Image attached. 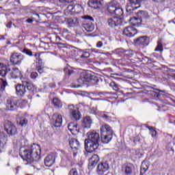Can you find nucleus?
Here are the masks:
<instances>
[{"mask_svg": "<svg viewBox=\"0 0 175 175\" xmlns=\"http://www.w3.org/2000/svg\"><path fill=\"white\" fill-rule=\"evenodd\" d=\"M146 128L150 131V135H151L152 137H157V131L154 129V127L148 126Z\"/></svg>", "mask_w": 175, "mask_h": 175, "instance_id": "nucleus-32", "label": "nucleus"}, {"mask_svg": "<svg viewBox=\"0 0 175 175\" xmlns=\"http://www.w3.org/2000/svg\"><path fill=\"white\" fill-rule=\"evenodd\" d=\"M146 58L147 59V63L148 64H151L152 62V61L150 58H148V57H146Z\"/></svg>", "mask_w": 175, "mask_h": 175, "instance_id": "nucleus-54", "label": "nucleus"}, {"mask_svg": "<svg viewBox=\"0 0 175 175\" xmlns=\"http://www.w3.org/2000/svg\"><path fill=\"white\" fill-rule=\"evenodd\" d=\"M27 88L28 91H31V92H33V91H35V90H36L33 84H31V83L27 84Z\"/></svg>", "mask_w": 175, "mask_h": 175, "instance_id": "nucleus-41", "label": "nucleus"}, {"mask_svg": "<svg viewBox=\"0 0 175 175\" xmlns=\"http://www.w3.org/2000/svg\"><path fill=\"white\" fill-rule=\"evenodd\" d=\"M4 130L10 136L17 135V127L10 121H5L4 124Z\"/></svg>", "mask_w": 175, "mask_h": 175, "instance_id": "nucleus-5", "label": "nucleus"}, {"mask_svg": "<svg viewBox=\"0 0 175 175\" xmlns=\"http://www.w3.org/2000/svg\"><path fill=\"white\" fill-rule=\"evenodd\" d=\"M34 57H35L37 62L39 64V65H42V59H40V53H36L34 55Z\"/></svg>", "mask_w": 175, "mask_h": 175, "instance_id": "nucleus-36", "label": "nucleus"}, {"mask_svg": "<svg viewBox=\"0 0 175 175\" xmlns=\"http://www.w3.org/2000/svg\"><path fill=\"white\" fill-rule=\"evenodd\" d=\"M41 151L40 146L34 144L20 152L19 155L23 161H27V162L31 163L33 161H36L40 159Z\"/></svg>", "mask_w": 175, "mask_h": 175, "instance_id": "nucleus-1", "label": "nucleus"}, {"mask_svg": "<svg viewBox=\"0 0 175 175\" xmlns=\"http://www.w3.org/2000/svg\"><path fill=\"white\" fill-rule=\"evenodd\" d=\"M64 71L66 72V73H68V76H70V75H72V71L69 70L68 68H65Z\"/></svg>", "mask_w": 175, "mask_h": 175, "instance_id": "nucleus-49", "label": "nucleus"}, {"mask_svg": "<svg viewBox=\"0 0 175 175\" xmlns=\"http://www.w3.org/2000/svg\"><path fill=\"white\" fill-rule=\"evenodd\" d=\"M49 87H51V88H54V87H55V85L54 83H50Z\"/></svg>", "mask_w": 175, "mask_h": 175, "instance_id": "nucleus-56", "label": "nucleus"}, {"mask_svg": "<svg viewBox=\"0 0 175 175\" xmlns=\"http://www.w3.org/2000/svg\"><path fill=\"white\" fill-rule=\"evenodd\" d=\"M90 80H91L90 75L87 74L85 72H83L81 73L77 81L79 84H87Z\"/></svg>", "mask_w": 175, "mask_h": 175, "instance_id": "nucleus-18", "label": "nucleus"}, {"mask_svg": "<svg viewBox=\"0 0 175 175\" xmlns=\"http://www.w3.org/2000/svg\"><path fill=\"white\" fill-rule=\"evenodd\" d=\"M72 9H74L76 12V13H80V12H81L83 8L79 5V4H77L75 5H74V8H72Z\"/></svg>", "mask_w": 175, "mask_h": 175, "instance_id": "nucleus-37", "label": "nucleus"}, {"mask_svg": "<svg viewBox=\"0 0 175 175\" xmlns=\"http://www.w3.org/2000/svg\"><path fill=\"white\" fill-rule=\"evenodd\" d=\"M68 129L72 135H77L79 132H80V127H79V124L75 122H70L68 124Z\"/></svg>", "mask_w": 175, "mask_h": 175, "instance_id": "nucleus-16", "label": "nucleus"}, {"mask_svg": "<svg viewBox=\"0 0 175 175\" xmlns=\"http://www.w3.org/2000/svg\"><path fill=\"white\" fill-rule=\"evenodd\" d=\"M172 77L173 79H174V80H175V74H172Z\"/></svg>", "mask_w": 175, "mask_h": 175, "instance_id": "nucleus-60", "label": "nucleus"}, {"mask_svg": "<svg viewBox=\"0 0 175 175\" xmlns=\"http://www.w3.org/2000/svg\"><path fill=\"white\" fill-rule=\"evenodd\" d=\"M19 124L20 125H21V126H25V125L28 124V120H27V118H21L19 120Z\"/></svg>", "mask_w": 175, "mask_h": 175, "instance_id": "nucleus-35", "label": "nucleus"}, {"mask_svg": "<svg viewBox=\"0 0 175 175\" xmlns=\"http://www.w3.org/2000/svg\"><path fill=\"white\" fill-rule=\"evenodd\" d=\"M110 87H111L114 91H118L120 90L118 84L116 83L115 82H111L110 83Z\"/></svg>", "mask_w": 175, "mask_h": 175, "instance_id": "nucleus-38", "label": "nucleus"}, {"mask_svg": "<svg viewBox=\"0 0 175 175\" xmlns=\"http://www.w3.org/2000/svg\"><path fill=\"white\" fill-rule=\"evenodd\" d=\"M122 53H125V50L122 48H119L114 51L115 54H122Z\"/></svg>", "mask_w": 175, "mask_h": 175, "instance_id": "nucleus-43", "label": "nucleus"}, {"mask_svg": "<svg viewBox=\"0 0 175 175\" xmlns=\"http://www.w3.org/2000/svg\"><path fill=\"white\" fill-rule=\"evenodd\" d=\"M38 72H40V74H42V73H43V72H44V70H43V69L42 68V67H38Z\"/></svg>", "mask_w": 175, "mask_h": 175, "instance_id": "nucleus-52", "label": "nucleus"}, {"mask_svg": "<svg viewBox=\"0 0 175 175\" xmlns=\"http://www.w3.org/2000/svg\"><path fill=\"white\" fill-rule=\"evenodd\" d=\"M52 103H53L54 107H55V109H62V102H61L60 100L58 99L57 98H54L53 99Z\"/></svg>", "mask_w": 175, "mask_h": 175, "instance_id": "nucleus-27", "label": "nucleus"}, {"mask_svg": "<svg viewBox=\"0 0 175 175\" xmlns=\"http://www.w3.org/2000/svg\"><path fill=\"white\" fill-rule=\"evenodd\" d=\"M27 23H28L29 24H31V23H33V19L32 18H28L27 19Z\"/></svg>", "mask_w": 175, "mask_h": 175, "instance_id": "nucleus-53", "label": "nucleus"}, {"mask_svg": "<svg viewBox=\"0 0 175 175\" xmlns=\"http://www.w3.org/2000/svg\"><path fill=\"white\" fill-rule=\"evenodd\" d=\"M148 170V167L147 165H146V163H142V165H141V172H140V174L143 175V174H146V172Z\"/></svg>", "mask_w": 175, "mask_h": 175, "instance_id": "nucleus-31", "label": "nucleus"}, {"mask_svg": "<svg viewBox=\"0 0 175 175\" xmlns=\"http://www.w3.org/2000/svg\"><path fill=\"white\" fill-rule=\"evenodd\" d=\"M126 55H128V57H132L135 54V51L129 49L128 51H124Z\"/></svg>", "mask_w": 175, "mask_h": 175, "instance_id": "nucleus-42", "label": "nucleus"}, {"mask_svg": "<svg viewBox=\"0 0 175 175\" xmlns=\"http://www.w3.org/2000/svg\"><path fill=\"white\" fill-rule=\"evenodd\" d=\"M137 20H139L137 18L133 17V18H131L130 21H137Z\"/></svg>", "mask_w": 175, "mask_h": 175, "instance_id": "nucleus-55", "label": "nucleus"}, {"mask_svg": "<svg viewBox=\"0 0 175 175\" xmlns=\"http://www.w3.org/2000/svg\"><path fill=\"white\" fill-rule=\"evenodd\" d=\"M16 91L18 96H24L27 90H25V86L21 84H18L16 87Z\"/></svg>", "mask_w": 175, "mask_h": 175, "instance_id": "nucleus-21", "label": "nucleus"}, {"mask_svg": "<svg viewBox=\"0 0 175 175\" xmlns=\"http://www.w3.org/2000/svg\"><path fill=\"white\" fill-rule=\"evenodd\" d=\"M51 122L56 128H59L62 125V116L54 113L52 116Z\"/></svg>", "mask_w": 175, "mask_h": 175, "instance_id": "nucleus-13", "label": "nucleus"}, {"mask_svg": "<svg viewBox=\"0 0 175 175\" xmlns=\"http://www.w3.org/2000/svg\"><path fill=\"white\" fill-rule=\"evenodd\" d=\"M81 58H90V53L88 52H83L81 55Z\"/></svg>", "mask_w": 175, "mask_h": 175, "instance_id": "nucleus-46", "label": "nucleus"}, {"mask_svg": "<svg viewBox=\"0 0 175 175\" xmlns=\"http://www.w3.org/2000/svg\"><path fill=\"white\" fill-rule=\"evenodd\" d=\"M96 46L97 49H100L103 46V42L102 41H98V42H97Z\"/></svg>", "mask_w": 175, "mask_h": 175, "instance_id": "nucleus-48", "label": "nucleus"}, {"mask_svg": "<svg viewBox=\"0 0 175 175\" xmlns=\"http://www.w3.org/2000/svg\"><path fill=\"white\" fill-rule=\"evenodd\" d=\"M6 144V135L3 133L0 132V146L3 147Z\"/></svg>", "mask_w": 175, "mask_h": 175, "instance_id": "nucleus-30", "label": "nucleus"}, {"mask_svg": "<svg viewBox=\"0 0 175 175\" xmlns=\"http://www.w3.org/2000/svg\"><path fill=\"white\" fill-rule=\"evenodd\" d=\"M88 5L90 8H93V9H98V5H100V1L97 0H90L88 1Z\"/></svg>", "mask_w": 175, "mask_h": 175, "instance_id": "nucleus-26", "label": "nucleus"}, {"mask_svg": "<svg viewBox=\"0 0 175 175\" xmlns=\"http://www.w3.org/2000/svg\"><path fill=\"white\" fill-rule=\"evenodd\" d=\"M99 156L98 154H93L91 158L89 159V164L88 167L91 170L98 165V162H99Z\"/></svg>", "mask_w": 175, "mask_h": 175, "instance_id": "nucleus-15", "label": "nucleus"}, {"mask_svg": "<svg viewBox=\"0 0 175 175\" xmlns=\"http://www.w3.org/2000/svg\"><path fill=\"white\" fill-rule=\"evenodd\" d=\"M154 51H163V46H162V41L161 40H159L157 42V48L154 49Z\"/></svg>", "mask_w": 175, "mask_h": 175, "instance_id": "nucleus-33", "label": "nucleus"}, {"mask_svg": "<svg viewBox=\"0 0 175 175\" xmlns=\"http://www.w3.org/2000/svg\"><path fill=\"white\" fill-rule=\"evenodd\" d=\"M55 162V154L51 153L49 154L44 159V165L48 167L53 166Z\"/></svg>", "mask_w": 175, "mask_h": 175, "instance_id": "nucleus-17", "label": "nucleus"}, {"mask_svg": "<svg viewBox=\"0 0 175 175\" xmlns=\"http://www.w3.org/2000/svg\"><path fill=\"white\" fill-rule=\"evenodd\" d=\"M5 83H2L0 82V98L2 96V92L5 91Z\"/></svg>", "mask_w": 175, "mask_h": 175, "instance_id": "nucleus-44", "label": "nucleus"}, {"mask_svg": "<svg viewBox=\"0 0 175 175\" xmlns=\"http://www.w3.org/2000/svg\"><path fill=\"white\" fill-rule=\"evenodd\" d=\"M74 157H76V152H74Z\"/></svg>", "mask_w": 175, "mask_h": 175, "instance_id": "nucleus-62", "label": "nucleus"}, {"mask_svg": "<svg viewBox=\"0 0 175 175\" xmlns=\"http://www.w3.org/2000/svg\"><path fill=\"white\" fill-rule=\"evenodd\" d=\"M107 24L110 28H116V27L122 24V21L118 18V17L113 16L107 20Z\"/></svg>", "mask_w": 175, "mask_h": 175, "instance_id": "nucleus-10", "label": "nucleus"}, {"mask_svg": "<svg viewBox=\"0 0 175 175\" xmlns=\"http://www.w3.org/2000/svg\"><path fill=\"white\" fill-rule=\"evenodd\" d=\"M22 53H25V54H27V55H29V57H32L33 55L32 54V51L27 48H25L23 51Z\"/></svg>", "mask_w": 175, "mask_h": 175, "instance_id": "nucleus-39", "label": "nucleus"}, {"mask_svg": "<svg viewBox=\"0 0 175 175\" xmlns=\"http://www.w3.org/2000/svg\"><path fill=\"white\" fill-rule=\"evenodd\" d=\"M16 3H20V0H16Z\"/></svg>", "mask_w": 175, "mask_h": 175, "instance_id": "nucleus-61", "label": "nucleus"}, {"mask_svg": "<svg viewBox=\"0 0 175 175\" xmlns=\"http://www.w3.org/2000/svg\"><path fill=\"white\" fill-rule=\"evenodd\" d=\"M91 125H92V118L90 116H86L83 118V128H91Z\"/></svg>", "mask_w": 175, "mask_h": 175, "instance_id": "nucleus-24", "label": "nucleus"}, {"mask_svg": "<svg viewBox=\"0 0 175 175\" xmlns=\"http://www.w3.org/2000/svg\"><path fill=\"white\" fill-rule=\"evenodd\" d=\"M9 75L11 76L12 79H22L23 74H21V71L18 70V68H12L8 72Z\"/></svg>", "mask_w": 175, "mask_h": 175, "instance_id": "nucleus-20", "label": "nucleus"}, {"mask_svg": "<svg viewBox=\"0 0 175 175\" xmlns=\"http://www.w3.org/2000/svg\"><path fill=\"white\" fill-rule=\"evenodd\" d=\"M131 5H128L126 10L129 13H132V11L140 8V2L142 0H129ZM154 2H162V0H152Z\"/></svg>", "mask_w": 175, "mask_h": 175, "instance_id": "nucleus-6", "label": "nucleus"}, {"mask_svg": "<svg viewBox=\"0 0 175 175\" xmlns=\"http://www.w3.org/2000/svg\"><path fill=\"white\" fill-rule=\"evenodd\" d=\"M137 16L139 17V21L142 22V18H148V13L146 11H139L137 12Z\"/></svg>", "mask_w": 175, "mask_h": 175, "instance_id": "nucleus-28", "label": "nucleus"}, {"mask_svg": "<svg viewBox=\"0 0 175 175\" xmlns=\"http://www.w3.org/2000/svg\"><path fill=\"white\" fill-rule=\"evenodd\" d=\"M24 61V56L21 53H13L10 57V62L13 65H20Z\"/></svg>", "mask_w": 175, "mask_h": 175, "instance_id": "nucleus-7", "label": "nucleus"}, {"mask_svg": "<svg viewBox=\"0 0 175 175\" xmlns=\"http://www.w3.org/2000/svg\"><path fill=\"white\" fill-rule=\"evenodd\" d=\"M83 18L86 20L83 23V28L86 31V32H92V31L95 29V26L92 24V22L90 21H94V18L88 15H85L83 16Z\"/></svg>", "mask_w": 175, "mask_h": 175, "instance_id": "nucleus-4", "label": "nucleus"}, {"mask_svg": "<svg viewBox=\"0 0 175 175\" xmlns=\"http://www.w3.org/2000/svg\"><path fill=\"white\" fill-rule=\"evenodd\" d=\"M113 14H115L114 17H118L120 20L122 21V18H124V10H122L120 6L118 5V8L115 10V12H113Z\"/></svg>", "mask_w": 175, "mask_h": 175, "instance_id": "nucleus-25", "label": "nucleus"}, {"mask_svg": "<svg viewBox=\"0 0 175 175\" xmlns=\"http://www.w3.org/2000/svg\"><path fill=\"white\" fill-rule=\"evenodd\" d=\"M56 40H58L59 42V40H61V38H59V36H55Z\"/></svg>", "mask_w": 175, "mask_h": 175, "instance_id": "nucleus-57", "label": "nucleus"}, {"mask_svg": "<svg viewBox=\"0 0 175 175\" xmlns=\"http://www.w3.org/2000/svg\"><path fill=\"white\" fill-rule=\"evenodd\" d=\"M87 136L88 139L85 140V150L88 152H94L99 147V133L95 131H90L87 133Z\"/></svg>", "mask_w": 175, "mask_h": 175, "instance_id": "nucleus-2", "label": "nucleus"}, {"mask_svg": "<svg viewBox=\"0 0 175 175\" xmlns=\"http://www.w3.org/2000/svg\"><path fill=\"white\" fill-rule=\"evenodd\" d=\"M38 72H33L30 75L31 79H36V77H38Z\"/></svg>", "mask_w": 175, "mask_h": 175, "instance_id": "nucleus-47", "label": "nucleus"}, {"mask_svg": "<svg viewBox=\"0 0 175 175\" xmlns=\"http://www.w3.org/2000/svg\"><path fill=\"white\" fill-rule=\"evenodd\" d=\"M106 113H104L103 115V118H104V120H105V121H109V120H111V117L110 116V113L109 112H105Z\"/></svg>", "mask_w": 175, "mask_h": 175, "instance_id": "nucleus-40", "label": "nucleus"}, {"mask_svg": "<svg viewBox=\"0 0 175 175\" xmlns=\"http://www.w3.org/2000/svg\"><path fill=\"white\" fill-rule=\"evenodd\" d=\"M18 104L17 98L10 97L8 98L6 100V107L8 110H16L17 109V105Z\"/></svg>", "mask_w": 175, "mask_h": 175, "instance_id": "nucleus-8", "label": "nucleus"}, {"mask_svg": "<svg viewBox=\"0 0 175 175\" xmlns=\"http://www.w3.org/2000/svg\"><path fill=\"white\" fill-rule=\"evenodd\" d=\"M152 95H153L155 98H158V96H159V93L157 92H152Z\"/></svg>", "mask_w": 175, "mask_h": 175, "instance_id": "nucleus-50", "label": "nucleus"}, {"mask_svg": "<svg viewBox=\"0 0 175 175\" xmlns=\"http://www.w3.org/2000/svg\"><path fill=\"white\" fill-rule=\"evenodd\" d=\"M101 142L107 144L113 139V130L109 124H104L100 127Z\"/></svg>", "mask_w": 175, "mask_h": 175, "instance_id": "nucleus-3", "label": "nucleus"}, {"mask_svg": "<svg viewBox=\"0 0 175 175\" xmlns=\"http://www.w3.org/2000/svg\"><path fill=\"white\" fill-rule=\"evenodd\" d=\"M118 7V5H117V3L115 2H111L108 3L107 10L109 14H114Z\"/></svg>", "mask_w": 175, "mask_h": 175, "instance_id": "nucleus-23", "label": "nucleus"}, {"mask_svg": "<svg viewBox=\"0 0 175 175\" xmlns=\"http://www.w3.org/2000/svg\"><path fill=\"white\" fill-rule=\"evenodd\" d=\"M21 169V166H18L16 168H15V170L16 171V174H18V172H20Z\"/></svg>", "mask_w": 175, "mask_h": 175, "instance_id": "nucleus-51", "label": "nucleus"}, {"mask_svg": "<svg viewBox=\"0 0 175 175\" xmlns=\"http://www.w3.org/2000/svg\"><path fill=\"white\" fill-rule=\"evenodd\" d=\"M35 16H36V18H39L40 17L39 14H36Z\"/></svg>", "mask_w": 175, "mask_h": 175, "instance_id": "nucleus-58", "label": "nucleus"}, {"mask_svg": "<svg viewBox=\"0 0 175 175\" xmlns=\"http://www.w3.org/2000/svg\"><path fill=\"white\" fill-rule=\"evenodd\" d=\"M67 23L69 27H75L77 24V19L70 18L67 21Z\"/></svg>", "mask_w": 175, "mask_h": 175, "instance_id": "nucleus-34", "label": "nucleus"}, {"mask_svg": "<svg viewBox=\"0 0 175 175\" xmlns=\"http://www.w3.org/2000/svg\"><path fill=\"white\" fill-rule=\"evenodd\" d=\"M137 22H135L134 24H133V25H136V23H137Z\"/></svg>", "mask_w": 175, "mask_h": 175, "instance_id": "nucleus-63", "label": "nucleus"}, {"mask_svg": "<svg viewBox=\"0 0 175 175\" xmlns=\"http://www.w3.org/2000/svg\"><path fill=\"white\" fill-rule=\"evenodd\" d=\"M9 72H10V68L6 65L0 63V76H1V77H5Z\"/></svg>", "mask_w": 175, "mask_h": 175, "instance_id": "nucleus-22", "label": "nucleus"}, {"mask_svg": "<svg viewBox=\"0 0 175 175\" xmlns=\"http://www.w3.org/2000/svg\"><path fill=\"white\" fill-rule=\"evenodd\" d=\"M59 1L63 5H68V3H72V2H73V0H59Z\"/></svg>", "mask_w": 175, "mask_h": 175, "instance_id": "nucleus-45", "label": "nucleus"}, {"mask_svg": "<svg viewBox=\"0 0 175 175\" xmlns=\"http://www.w3.org/2000/svg\"><path fill=\"white\" fill-rule=\"evenodd\" d=\"M10 25H12V23H9L8 25H7V27L8 28H10Z\"/></svg>", "mask_w": 175, "mask_h": 175, "instance_id": "nucleus-59", "label": "nucleus"}, {"mask_svg": "<svg viewBox=\"0 0 175 175\" xmlns=\"http://www.w3.org/2000/svg\"><path fill=\"white\" fill-rule=\"evenodd\" d=\"M107 170H109V163L107 161L101 162L97 166L96 172L99 175H104Z\"/></svg>", "mask_w": 175, "mask_h": 175, "instance_id": "nucleus-11", "label": "nucleus"}, {"mask_svg": "<svg viewBox=\"0 0 175 175\" xmlns=\"http://www.w3.org/2000/svg\"><path fill=\"white\" fill-rule=\"evenodd\" d=\"M69 146L72 148V151H77L80 150V142L77 139L72 138L69 142Z\"/></svg>", "mask_w": 175, "mask_h": 175, "instance_id": "nucleus-19", "label": "nucleus"}, {"mask_svg": "<svg viewBox=\"0 0 175 175\" xmlns=\"http://www.w3.org/2000/svg\"><path fill=\"white\" fill-rule=\"evenodd\" d=\"M137 34V30L132 26H129L127 27H125V29L123 31V35H124L125 36H127V38H132Z\"/></svg>", "mask_w": 175, "mask_h": 175, "instance_id": "nucleus-14", "label": "nucleus"}, {"mask_svg": "<svg viewBox=\"0 0 175 175\" xmlns=\"http://www.w3.org/2000/svg\"><path fill=\"white\" fill-rule=\"evenodd\" d=\"M133 167H134L133 164H132V163L127 164L126 166V168H125V174L127 175L132 174Z\"/></svg>", "mask_w": 175, "mask_h": 175, "instance_id": "nucleus-29", "label": "nucleus"}, {"mask_svg": "<svg viewBox=\"0 0 175 175\" xmlns=\"http://www.w3.org/2000/svg\"><path fill=\"white\" fill-rule=\"evenodd\" d=\"M68 110L69 113L72 116V118H74V120L79 121V120L81 118V113H80V111H79L77 108L75 107V105H68Z\"/></svg>", "mask_w": 175, "mask_h": 175, "instance_id": "nucleus-9", "label": "nucleus"}, {"mask_svg": "<svg viewBox=\"0 0 175 175\" xmlns=\"http://www.w3.org/2000/svg\"><path fill=\"white\" fill-rule=\"evenodd\" d=\"M136 46H148L150 43V38L146 36H140L134 41Z\"/></svg>", "mask_w": 175, "mask_h": 175, "instance_id": "nucleus-12", "label": "nucleus"}]
</instances>
